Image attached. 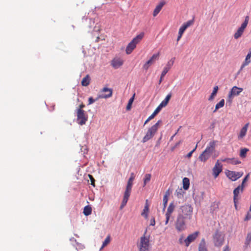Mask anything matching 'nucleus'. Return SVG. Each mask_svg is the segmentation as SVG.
<instances>
[{"label":"nucleus","mask_w":251,"mask_h":251,"mask_svg":"<svg viewBox=\"0 0 251 251\" xmlns=\"http://www.w3.org/2000/svg\"><path fill=\"white\" fill-rule=\"evenodd\" d=\"M216 141H211L205 150L200 155L199 159L201 162H205L215 151Z\"/></svg>","instance_id":"obj_1"},{"label":"nucleus","mask_w":251,"mask_h":251,"mask_svg":"<svg viewBox=\"0 0 251 251\" xmlns=\"http://www.w3.org/2000/svg\"><path fill=\"white\" fill-rule=\"evenodd\" d=\"M193 212V207L190 204H185L180 207L177 215L187 220H190L192 217Z\"/></svg>","instance_id":"obj_2"},{"label":"nucleus","mask_w":251,"mask_h":251,"mask_svg":"<svg viewBox=\"0 0 251 251\" xmlns=\"http://www.w3.org/2000/svg\"><path fill=\"white\" fill-rule=\"evenodd\" d=\"M134 179H132V178L129 177V178L128 180L126 191L124 193L123 200L120 206L121 209H122L124 207H125L127 203V202L130 195Z\"/></svg>","instance_id":"obj_3"},{"label":"nucleus","mask_w":251,"mask_h":251,"mask_svg":"<svg viewBox=\"0 0 251 251\" xmlns=\"http://www.w3.org/2000/svg\"><path fill=\"white\" fill-rule=\"evenodd\" d=\"M161 122L162 121L161 120L158 121V122L155 124L148 129L146 135L143 138V143H145L148 141L153 137L157 131L159 126V125L161 123Z\"/></svg>","instance_id":"obj_4"},{"label":"nucleus","mask_w":251,"mask_h":251,"mask_svg":"<svg viewBox=\"0 0 251 251\" xmlns=\"http://www.w3.org/2000/svg\"><path fill=\"white\" fill-rule=\"evenodd\" d=\"M146 231L143 236L140 238L139 243L137 244L139 251H150V243L149 237L146 236Z\"/></svg>","instance_id":"obj_5"},{"label":"nucleus","mask_w":251,"mask_h":251,"mask_svg":"<svg viewBox=\"0 0 251 251\" xmlns=\"http://www.w3.org/2000/svg\"><path fill=\"white\" fill-rule=\"evenodd\" d=\"M144 33H141L134 37L132 40L127 45L126 51V54H130L133 50L135 49L136 45L138 44L143 39Z\"/></svg>","instance_id":"obj_6"},{"label":"nucleus","mask_w":251,"mask_h":251,"mask_svg":"<svg viewBox=\"0 0 251 251\" xmlns=\"http://www.w3.org/2000/svg\"><path fill=\"white\" fill-rule=\"evenodd\" d=\"M186 219L180 215H177L175 222V227L178 231H182L186 229Z\"/></svg>","instance_id":"obj_7"},{"label":"nucleus","mask_w":251,"mask_h":251,"mask_svg":"<svg viewBox=\"0 0 251 251\" xmlns=\"http://www.w3.org/2000/svg\"><path fill=\"white\" fill-rule=\"evenodd\" d=\"M249 17L247 16L245 17L244 22L242 24L241 26L237 29V31L234 34V37L235 39H237L241 37L243 34L244 30L249 23Z\"/></svg>","instance_id":"obj_8"},{"label":"nucleus","mask_w":251,"mask_h":251,"mask_svg":"<svg viewBox=\"0 0 251 251\" xmlns=\"http://www.w3.org/2000/svg\"><path fill=\"white\" fill-rule=\"evenodd\" d=\"M213 243L216 247H221L224 242V236L219 231H216L213 235Z\"/></svg>","instance_id":"obj_9"},{"label":"nucleus","mask_w":251,"mask_h":251,"mask_svg":"<svg viewBox=\"0 0 251 251\" xmlns=\"http://www.w3.org/2000/svg\"><path fill=\"white\" fill-rule=\"evenodd\" d=\"M87 120V117L85 114V111L83 109H78L77 111V123L83 125L85 124Z\"/></svg>","instance_id":"obj_10"},{"label":"nucleus","mask_w":251,"mask_h":251,"mask_svg":"<svg viewBox=\"0 0 251 251\" xmlns=\"http://www.w3.org/2000/svg\"><path fill=\"white\" fill-rule=\"evenodd\" d=\"M244 174L242 172H236L235 171H227L226 172L227 177L232 181H236L240 178Z\"/></svg>","instance_id":"obj_11"},{"label":"nucleus","mask_w":251,"mask_h":251,"mask_svg":"<svg viewBox=\"0 0 251 251\" xmlns=\"http://www.w3.org/2000/svg\"><path fill=\"white\" fill-rule=\"evenodd\" d=\"M243 89L242 88H239L237 86H233L229 92L228 95V99L230 101L232 100V98L240 95V94L243 91Z\"/></svg>","instance_id":"obj_12"},{"label":"nucleus","mask_w":251,"mask_h":251,"mask_svg":"<svg viewBox=\"0 0 251 251\" xmlns=\"http://www.w3.org/2000/svg\"><path fill=\"white\" fill-rule=\"evenodd\" d=\"M101 93H106V94H101L99 96V98L106 99L111 97L112 96L113 91L111 88L104 87L101 90Z\"/></svg>","instance_id":"obj_13"},{"label":"nucleus","mask_w":251,"mask_h":251,"mask_svg":"<svg viewBox=\"0 0 251 251\" xmlns=\"http://www.w3.org/2000/svg\"><path fill=\"white\" fill-rule=\"evenodd\" d=\"M222 171V165L219 162V160H217L212 169L213 175L214 177L216 178Z\"/></svg>","instance_id":"obj_14"},{"label":"nucleus","mask_w":251,"mask_h":251,"mask_svg":"<svg viewBox=\"0 0 251 251\" xmlns=\"http://www.w3.org/2000/svg\"><path fill=\"white\" fill-rule=\"evenodd\" d=\"M159 56V53L154 54L151 57L144 65L143 68L147 70L150 65H151L155 60H157Z\"/></svg>","instance_id":"obj_15"},{"label":"nucleus","mask_w":251,"mask_h":251,"mask_svg":"<svg viewBox=\"0 0 251 251\" xmlns=\"http://www.w3.org/2000/svg\"><path fill=\"white\" fill-rule=\"evenodd\" d=\"M199 234V232L198 231H196L188 235L187 238L185 240L186 246L187 247L189 246V244L197 238Z\"/></svg>","instance_id":"obj_16"},{"label":"nucleus","mask_w":251,"mask_h":251,"mask_svg":"<svg viewBox=\"0 0 251 251\" xmlns=\"http://www.w3.org/2000/svg\"><path fill=\"white\" fill-rule=\"evenodd\" d=\"M123 60L119 58H114L111 61V65L114 69H118L123 64Z\"/></svg>","instance_id":"obj_17"},{"label":"nucleus","mask_w":251,"mask_h":251,"mask_svg":"<svg viewBox=\"0 0 251 251\" xmlns=\"http://www.w3.org/2000/svg\"><path fill=\"white\" fill-rule=\"evenodd\" d=\"M249 126V123H248L246 124L244 126L241 128V129L240 131V133L238 135V139H241L244 138V137L246 136L248 127Z\"/></svg>","instance_id":"obj_18"},{"label":"nucleus","mask_w":251,"mask_h":251,"mask_svg":"<svg viewBox=\"0 0 251 251\" xmlns=\"http://www.w3.org/2000/svg\"><path fill=\"white\" fill-rule=\"evenodd\" d=\"M172 97L171 94H169L165 98V99L160 103V104L158 106V107L161 110V108L163 107L166 106L169 100H170Z\"/></svg>","instance_id":"obj_19"},{"label":"nucleus","mask_w":251,"mask_h":251,"mask_svg":"<svg viewBox=\"0 0 251 251\" xmlns=\"http://www.w3.org/2000/svg\"><path fill=\"white\" fill-rule=\"evenodd\" d=\"M164 5V2H162L158 4L156 7L155 8L153 12V16L155 17L160 12L161 9L162 8L163 5Z\"/></svg>","instance_id":"obj_20"},{"label":"nucleus","mask_w":251,"mask_h":251,"mask_svg":"<svg viewBox=\"0 0 251 251\" xmlns=\"http://www.w3.org/2000/svg\"><path fill=\"white\" fill-rule=\"evenodd\" d=\"M251 56L247 54L244 61L243 62L241 66L240 70H242L245 66H248L251 62Z\"/></svg>","instance_id":"obj_21"},{"label":"nucleus","mask_w":251,"mask_h":251,"mask_svg":"<svg viewBox=\"0 0 251 251\" xmlns=\"http://www.w3.org/2000/svg\"><path fill=\"white\" fill-rule=\"evenodd\" d=\"M244 189H242V187L241 186H238L236 188H235L233 191V200H238L237 197L240 192H242Z\"/></svg>","instance_id":"obj_22"},{"label":"nucleus","mask_w":251,"mask_h":251,"mask_svg":"<svg viewBox=\"0 0 251 251\" xmlns=\"http://www.w3.org/2000/svg\"><path fill=\"white\" fill-rule=\"evenodd\" d=\"M160 109L158 107L155 109L154 112L150 116L145 122L144 125L147 124L150 121L154 118V117L159 112Z\"/></svg>","instance_id":"obj_23"},{"label":"nucleus","mask_w":251,"mask_h":251,"mask_svg":"<svg viewBox=\"0 0 251 251\" xmlns=\"http://www.w3.org/2000/svg\"><path fill=\"white\" fill-rule=\"evenodd\" d=\"M175 207L176 206L174 202H171L167 208V210L165 214L171 216L172 214L175 210Z\"/></svg>","instance_id":"obj_24"},{"label":"nucleus","mask_w":251,"mask_h":251,"mask_svg":"<svg viewBox=\"0 0 251 251\" xmlns=\"http://www.w3.org/2000/svg\"><path fill=\"white\" fill-rule=\"evenodd\" d=\"M90 76L87 75L84 78H83L81 83L83 86H87L90 83Z\"/></svg>","instance_id":"obj_25"},{"label":"nucleus","mask_w":251,"mask_h":251,"mask_svg":"<svg viewBox=\"0 0 251 251\" xmlns=\"http://www.w3.org/2000/svg\"><path fill=\"white\" fill-rule=\"evenodd\" d=\"M199 251H207L206 243L204 239H202L199 247Z\"/></svg>","instance_id":"obj_26"},{"label":"nucleus","mask_w":251,"mask_h":251,"mask_svg":"<svg viewBox=\"0 0 251 251\" xmlns=\"http://www.w3.org/2000/svg\"><path fill=\"white\" fill-rule=\"evenodd\" d=\"M148 200H146V204L144 207L143 211H142L141 215L144 216L146 219L148 218V212L149 211V205L147 203Z\"/></svg>","instance_id":"obj_27"},{"label":"nucleus","mask_w":251,"mask_h":251,"mask_svg":"<svg viewBox=\"0 0 251 251\" xmlns=\"http://www.w3.org/2000/svg\"><path fill=\"white\" fill-rule=\"evenodd\" d=\"M223 162H226L227 163H231L233 165H237L241 163V161L238 160H235L234 159H230V158H225V159L222 160Z\"/></svg>","instance_id":"obj_28"},{"label":"nucleus","mask_w":251,"mask_h":251,"mask_svg":"<svg viewBox=\"0 0 251 251\" xmlns=\"http://www.w3.org/2000/svg\"><path fill=\"white\" fill-rule=\"evenodd\" d=\"M218 89H219V88H218V86H215L214 87L213 91H212V93L211 94V95L210 96L209 98H208V100L211 101L214 99L215 97L216 96V95L217 93Z\"/></svg>","instance_id":"obj_29"},{"label":"nucleus","mask_w":251,"mask_h":251,"mask_svg":"<svg viewBox=\"0 0 251 251\" xmlns=\"http://www.w3.org/2000/svg\"><path fill=\"white\" fill-rule=\"evenodd\" d=\"M183 182V187L184 189L187 190L189 188V185H190V182L189 179L187 177H184L183 178L182 180Z\"/></svg>","instance_id":"obj_30"},{"label":"nucleus","mask_w":251,"mask_h":251,"mask_svg":"<svg viewBox=\"0 0 251 251\" xmlns=\"http://www.w3.org/2000/svg\"><path fill=\"white\" fill-rule=\"evenodd\" d=\"M225 104V100L224 99L221 100L219 102H218L217 104H216L215 106V108L214 110L213 111V112H216L217 110H218L219 108L223 107L224 106Z\"/></svg>","instance_id":"obj_31"},{"label":"nucleus","mask_w":251,"mask_h":251,"mask_svg":"<svg viewBox=\"0 0 251 251\" xmlns=\"http://www.w3.org/2000/svg\"><path fill=\"white\" fill-rule=\"evenodd\" d=\"M251 242V232H249L247 235L246 238V240L245 242V248H247L249 246L250 243Z\"/></svg>","instance_id":"obj_32"},{"label":"nucleus","mask_w":251,"mask_h":251,"mask_svg":"<svg viewBox=\"0 0 251 251\" xmlns=\"http://www.w3.org/2000/svg\"><path fill=\"white\" fill-rule=\"evenodd\" d=\"M92 213V208L89 205H87L84 207L83 210V214L85 216H88L90 215Z\"/></svg>","instance_id":"obj_33"},{"label":"nucleus","mask_w":251,"mask_h":251,"mask_svg":"<svg viewBox=\"0 0 251 251\" xmlns=\"http://www.w3.org/2000/svg\"><path fill=\"white\" fill-rule=\"evenodd\" d=\"M110 240H111V237H110V236L109 235L106 237V238L105 239L104 241H103V242L102 243V245L100 248V250H101L104 247L106 246L108 244H109Z\"/></svg>","instance_id":"obj_34"},{"label":"nucleus","mask_w":251,"mask_h":251,"mask_svg":"<svg viewBox=\"0 0 251 251\" xmlns=\"http://www.w3.org/2000/svg\"><path fill=\"white\" fill-rule=\"evenodd\" d=\"M151 179V175L150 174H147L145 175L144 178V186H145L147 183H148Z\"/></svg>","instance_id":"obj_35"},{"label":"nucleus","mask_w":251,"mask_h":251,"mask_svg":"<svg viewBox=\"0 0 251 251\" xmlns=\"http://www.w3.org/2000/svg\"><path fill=\"white\" fill-rule=\"evenodd\" d=\"M134 96H135V94H134L133 96L129 99L128 104L126 107L127 110H130V109L131 108V105H132V104L133 102L134 99Z\"/></svg>","instance_id":"obj_36"},{"label":"nucleus","mask_w":251,"mask_h":251,"mask_svg":"<svg viewBox=\"0 0 251 251\" xmlns=\"http://www.w3.org/2000/svg\"><path fill=\"white\" fill-rule=\"evenodd\" d=\"M249 151V149L247 148L242 149L240 152V157L242 158H245L246 156V154Z\"/></svg>","instance_id":"obj_37"},{"label":"nucleus","mask_w":251,"mask_h":251,"mask_svg":"<svg viewBox=\"0 0 251 251\" xmlns=\"http://www.w3.org/2000/svg\"><path fill=\"white\" fill-rule=\"evenodd\" d=\"M183 191L181 188L178 189L176 191V194L178 198H181L183 197Z\"/></svg>","instance_id":"obj_38"},{"label":"nucleus","mask_w":251,"mask_h":251,"mask_svg":"<svg viewBox=\"0 0 251 251\" xmlns=\"http://www.w3.org/2000/svg\"><path fill=\"white\" fill-rule=\"evenodd\" d=\"M194 19L189 20L187 21L186 23H184L182 25L187 29L188 27H189L194 24Z\"/></svg>","instance_id":"obj_39"},{"label":"nucleus","mask_w":251,"mask_h":251,"mask_svg":"<svg viewBox=\"0 0 251 251\" xmlns=\"http://www.w3.org/2000/svg\"><path fill=\"white\" fill-rule=\"evenodd\" d=\"M250 176V174H248L245 177V178L243 179V181H242V184L241 185H240L241 187H242V189H244V187H245V185H244V183L248 180V178Z\"/></svg>","instance_id":"obj_40"},{"label":"nucleus","mask_w":251,"mask_h":251,"mask_svg":"<svg viewBox=\"0 0 251 251\" xmlns=\"http://www.w3.org/2000/svg\"><path fill=\"white\" fill-rule=\"evenodd\" d=\"M168 201V197L166 195H165V196H164L163 199V205H164L163 210H164L166 207V205H167Z\"/></svg>","instance_id":"obj_41"},{"label":"nucleus","mask_w":251,"mask_h":251,"mask_svg":"<svg viewBox=\"0 0 251 251\" xmlns=\"http://www.w3.org/2000/svg\"><path fill=\"white\" fill-rule=\"evenodd\" d=\"M175 58L172 59L171 60L168 62L167 65H166V68H169V70L171 69V67L173 65L174 62Z\"/></svg>","instance_id":"obj_42"},{"label":"nucleus","mask_w":251,"mask_h":251,"mask_svg":"<svg viewBox=\"0 0 251 251\" xmlns=\"http://www.w3.org/2000/svg\"><path fill=\"white\" fill-rule=\"evenodd\" d=\"M169 70H170L169 67L166 68V67H165L161 74L162 75V76H164Z\"/></svg>","instance_id":"obj_43"},{"label":"nucleus","mask_w":251,"mask_h":251,"mask_svg":"<svg viewBox=\"0 0 251 251\" xmlns=\"http://www.w3.org/2000/svg\"><path fill=\"white\" fill-rule=\"evenodd\" d=\"M197 148V145H196L195 146V148L192 151H191L190 152H189L187 154L186 157H187L188 158H190L192 156L193 153L196 151Z\"/></svg>","instance_id":"obj_44"},{"label":"nucleus","mask_w":251,"mask_h":251,"mask_svg":"<svg viewBox=\"0 0 251 251\" xmlns=\"http://www.w3.org/2000/svg\"><path fill=\"white\" fill-rule=\"evenodd\" d=\"M88 176L91 180V184L93 185V186H95V180L93 176L91 175H88Z\"/></svg>","instance_id":"obj_45"},{"label":"nucleus","mask_w":251,"mask_h":251,"mask_svg":"<svg viewBox=\"0 0 251 251\" xmlns=\"http://www.w3.org/2000/svg\"><path fill=\"white\" fill-rule=\"evenodd\" d=\"M186 29V28L184 27L183 25H182L179 28L178 32L179 33L183 34Z\"/></svg>","instance_id":"obj_46"},{"label":"nucleus","mask_w":251,"mask_h":251,"mask_svg":"<svg viewBox=\"0 0 251 251\" xmlns=\"http://www.w3.org/2000/svg\"><path fill=\"white\" fill-rule=\"evenodd\" d=\"M170 217H171V216L165 214V217H166V221H165V225H166L168 224Z\"/></svg>","instance_id":"obj_47"},{"label":"nucleus","mask_w":251,"mask_h":251,"mask_svg":"<svg viewBox=\"0 0 251 251\" xmlns=\"http://www.w3.org/2000/svg\"><path fill=\"white\" fill-rule=\"evenodd\" d=\"M155 224V219L154 217H152L151 219V222H150V225L151 226H154Z\"/></svg>","instance_id":"obj_48"},{"label":"nucleus","mask_w":251,"mask_h":251,"mask_svg":"<svg viewBox=\"0 0 251 251\" xmlns=\"http://www.w3.org/2000/svg\"><path fill=\"white\" fill-rule=\"evenodd\" d=\"M95 101V100L93 99L92 97H90L88 100V104H91Z\"/></svg>","instance_id":"obj_49"},{"label":"nucleus","mask_w":251,"mask_h":251,"mask_svg":"<svg viewBox=\"0 0 251 251\" xmlns=\"http://www.w3.org/2000/svg\"><path fill=\"white\" fill-rule=\"evenodd\" d=\"M251 218V215L250 214L249 212H248L245 218V221L249 220Z\"/></svg>","instance_id":"obj_50"},{"label":"nucleus","mask_w":251,"mask_h":251,"mask_svg":"<svg viewBox=\"0 0 251 251\" xmlns=\"http://www.w3.org/2000/svg\"><path fill=\"white\" fill-rule=\"evenodd\" d=\"M223 251H230V249L228 246H226L225 247Z\"/></svg>","instance_id":"obj_51"},{"label":"nucleus","mask_w":251,"mask_h":251,"mask_svg":"<svg viewBox=\"0 0 251 251\" xmlns=\"http://www.w3.org/2000/svg\"><path fill=\"white\" fill-rule=\"evenodd\" d=\"M233 201H234V203L235 208L236 210H237V200H233Z\"/></svg>","instance_id":"obj_52"},{"label":"nucleus","mask_w":251,"mask_h":251,"mask_svg":"<svg viewBox=\"0 0 251 251\" xmlns=\"http://www.w3.org/2000/svg\"><path fill=\"white\" fill-rule=\"evenodd\" d=\"M85 107V105L83 104H81L79 106L78 109H82Z\"/></svg>","instance_id":"obj_53"},{"label":"nucleus","mask_w":251,"mask_h":251,"mask_svg":"<svg viewBox=\"0 0 251 251\" xmlns=\"http://www.w3.org/2000/svg\"><path fill=\"white\" fill-rule=\"evenodd\" d=\"M130 178H132V179H134L135 178V175H134V174L133 173H131L130 174Z\"/></svg>","instance_id":"obj_54"},{"label":"nucleus","mask_w":251,"mask_h":251,"mask_svg":"<svg viewBox=\"0 0 251 251\" xmlns=\"http://www.w3.org/2000/svg\"><path fill=\"white\" fill-rule=\"evenodd\" d=\"M163 77H164V76H162V75H161V76H160V79H159V84L161 83V82L162 81Z\"/></svg>","instance_id":"obj_55"},{"label":"nucleus","mask_w":251,"mask_h":251,"mask_svg":"<svg viewBox=\"0 0 251 251\" xmlns=\"http://www.w3.org/2000/svg\"><path fill=\"white\" fill-rule=\"evenodd\" d=\"M177 132H176L175 134H174L170 138V141H172L174 139V137L176 135Z\"/></svg>","instance_id":"obj_56"},{"label":"nucleus","mask_w":251,"mask_h":251,"mask_svg":"<svg viewBox=\"0 0 251 251\" xmlns=\"http://www.w3.org/2000/svg\"><path fill=\"white\" fill-rule=\"evenodd\" d=\"M181 37H180V36H177V41L178 42V41H179V40L181 39Z\"/></svg>","instance_id":"obj_57"},{"label":"nucleus","mask_w":251,"mask_h":251,"mask_svg":"<svg viewBox=\"0 0 251 251\" xmlns=\"http://www.w3.org/2000/svg\"><path fill=\"white\" fill-rule=\"evenodd\" d=\"M181 143V141H179L178 142V143H177L176 144V146L175 147H177V146H178Z\"/></svg>","instance_id":"obj_58"},{"label":"nucleus","mask_w":251,"mask_h":251,"mask_svg":"<svg viewBox=\"0 0 251 251\" xmlns=\"http://www.w3.org/2000/svg\"><path fill=\"white\" fill-rule=\"evenodd\" d=\"M181 127V126H180L179 127V128L177 129V131H176V132H177V133H178V131H179V129H180Z\"/></svg>","instance_id":"obj_59"},{"label":"nucleus","mask_w":251,"mask_h":251,"mask_svg":"<svg viewBox=\"0 0 251 251\" xmlns=\"http://www.w3.org/2000/svg\"><path fill=\"white\" fill-rule=\"evenodd\" d=\"M178 36H180V37H181L182 36V34L178 33Z\"/></svg>","instance_id":"obj_60"}]
</instances>
